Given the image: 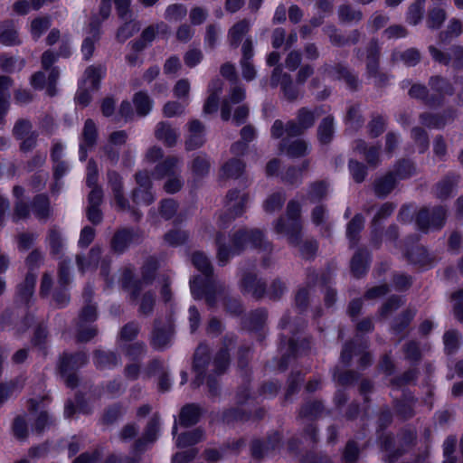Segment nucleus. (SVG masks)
<instances>
[{"label": "nucleus", "mask_w": 463, "mask_h": 463, "mask_svg": "<svg viewBox=\"0 0 463 463\" xmlns=\"http://www.w3.org/2000/svg\"><path fill=\"white\" fill-rule=\"evenodd\" d=\"M194 266L203 276H194L190 279L191 293L194 299H204L209 308L216 307V294L225 291V285L213 278V269L207 256L196 251L192 256Z\"/></svg>", "instance_id": "nucleus-1"}, {"label": "nucleus", "mask_w": 463, "mask_h": 463, "mask_svg": "<svg viewBox=\"0 0 463 463\" xmlns=\"http://www.w3.org/2000/svg\"><path fill=\"white\" fill-rule=\"evenodd\" d=\"M231 241L232 246L229 248L222 234L216 236L217 259L222 266L226 265L231 257L240 255L249 243L269 254L273 250L272 244L264 239L263 232L259 229H240L231 236Z\"/></svg>", "instance_id": "nucleus-2"}, {"label": "nucleus", "mask_w": 463, "mask_h": 463, "mask_svg": "<svg viewBox=\"0 0 463 463\" xmlns=\"http://www.w3.org/2000/svg\"><path fill=\"white\" fill-rule=\"evenodd\" d=\"M306 326V323L302 318L297 322L291 323L290 317L288 313L284 314L281 317L279 327L281 330H288V334H281L279 351L281 353V360L279 363V369L284 371L288 367V359L297 355L300 350L309 348V342L304 339L298 345V340L295 338L297 334L302 331Z\"/></svg>", "instance_id": "nucleus-3"}, {"label": "nucleus", "mask_w": 463, "mask_h": 463, "mask_svg": "<svg viewBox=\"0 0 463 463\" xmlns=\"http://www.w3.org/2000/svg\"><path fill=\"white\" fill-rule=\"evenodd\" d=\"M246 98V90L241 85H234L228 95L222 99L221 105V118L223 121L232 118L236 126L246 122L250 115V107L246 103L241 104Z\"/></svg>", "instance_id": "nucleus-4"}, {"label": "nucleus", "mask_w": 463, "mask_h": 463, "mask_svg": "<svg viewBox=\"0 0 463 463\" xmlns=\"http://www.w3.org/2000/svg\"><path fill=\"white\" fill-rule=\"evenodd\" d=\"M286 216L279 217L275 223L277 233H284L288 237L290 245H298L300 242V232L302 231L301 205L296 200H290L286 208Z\"/></svg>", "instance_id": "nucleus-5"}, {"label": "nucleus", "mask_w": 463, "mask_h": 463, "mask_svg": "<svg viewBox=\"0 0 463 463\" xmlns=\"http://www.w3.org/2000/svg\"><path fill=\"white\" fill-rule=\"evenodd\" d=\"M255 269V260H246L240 263L238 268L241 277L239 287L243 294H250L254 298L260 299L266 294V283L258 277Z\"/></svg>", "instance_id": "nucleus-6"}, {"label": "nucleus", "mask_w": 463, "mask_h": 463, "mask_svg": "<svg viewBox=\"0 0 463 463\" xmlns=\"http://www.w3.org/2000/svg\"><path fill=\"white\" fill-rule=\"evenodd\" d=\"M381 48L375 40L370 41L366 47L365 75L373 79L374 86L383 88L387 86L390 76L380 70Z\"/></svg>", "instance_id": "nucleus-7"}, {"label": "nucleus", "mask_w": 463, "mask_h": 463, "mask_svg": "<svg viewBox=\"0 0 463 463\" xmlns=\"http://www.w3.org/2000/svg\"><path fill=\"white\" fill-rule=\"evenodd\" d=\"M447 209L444 206H435L432 208H422L416 216V224L422 232H428L430 229L439 230L446 222Z\"/></svg>", "instance_id": "nucleus-8"}, {"label": "nucleus", "mask_w": 463, "mask_h": 463, "mask_svg": "<svg viewBox=\"0 0 463 463\" xmlns=\"http://www.w3.org/2000/svg\"><path fill=\"white\" fill-rule=\"evenodd\" d=\"M226 199L227 213L220 217L223 225L228 224L244 213L245 206L249 201V195L247 194H241L238 190H230Z\"/></svg>", "instance_id": "nucleus-9"}, {"label": "nucleus", "mask_w": 463, "mask_h": 463, "mask_svg": "<svg viewBox=\"0 0 463 463\" xmlns=\"http://www.w3.org/2000/svg\"><path fill=\"white\" fill-rule=\"evenodd\" d=\"M319 71L324 75L337 80H343L352 90H357L359 89L360 80L358 75L343 63L339 62L335 65L324 63L319 68Z\"/></svg>", "instance_id": "nucleus-10"}, {"label": "nucleus", "mask_w": 463, "mask_h": 463, "mask_svg": "<svg viewBox=\"0 0 463 463\" xmlns=\"http://www.w3.org/2000/svg\"><path fill=\"white\" fill-rule=\"evenodd\" d=\"M211 354L210 348L205 344H200L194 354L193 371L195 377L191 383V386L194 389L200 387L205 378V371L210 364Z\"/></svg>", "instance_id": "nucleus-11"}, {"label": "nucleus", "mask_w": 463, "mask_h": 463, "mask_svg": "<svg viewBox=\"0 0 463 463\" xmlns=\"http://www.w3.org/2000/svg\"><path fill=\"white\" fill-rule=\"evenodd\" d=\"M100 25L101 22L99 17L94 15L91 17L89 24L87 35L82 41L80 52L83 55L84 61H90L94 53L96 43L100 39Z\"/></svg>", "instance_id": "nucleus-12"}, {"label": "nucleus", "mask_w": 463, "mask_h": 463, "mask_svg": "<svg viewBox=\"0 0 463 463\" xmlns=\"http://www.w3.org/2000/svg\"><path fill=\"white\" fill-rule=\"evenodd\" d=\"M241 58L240 65L241 67V74L244 80L251 81L255 79L257 71L253 65L252 59L254 56V43L251 37H246L241 46Z\"/></svg>", "instance_id": "nucleus-13"}, {"label": "nucleus", "mask_w": 463, "mask_h": 463, "mask_svg": "<svg viewBox=\"0 0 463 463\" xmlns=\"http://www.w3.org/2000/svg\"><path fill=\"white\" fill-rule=\"evenodd\" d=\"M323 31L328 36L331 44L336 47L356 44L362 35L359 30L354 29L348 35L345 36L334 24L326 25Z\"/></svg>", "instance_id": "nucleus-14"}, {"label": "nucleus", "mask_w": 463, "mask_h": 463, "mask_svg": "<svg viewBox=\"0 0 463 463\" xmlns=\"http://www.w3.org/2000/svg\"><path fill=\"white\" fill-rule=\"evenodd\" d=\"M108 186L111 189L117 207L120 211L129 209V203L123 194V178L115 170H108L107 172Z\"/></svg>", "instance_id": "nucleus-15"}, {"label": "nucleus", "mask_w": 463, "mask_h": 463, "mask_svg": "<svg viewBox=\"0 0 463 463\" xmlns=\"http://www.w3.org/2000/svg\"><path fill=\"white\" fill-rule=\"evenodd\" d=\"M89 356L85 352H77L75 354L63 353L60 358L59 370L61 375L70 372H76L78 369L87 364Z\"/></svg>", "instance_id": "nucleus-16"}, {"label": "nucleus", "mask_w": 463, "mask_h": 463, "mask_svg": "<svg viewBox=\"0 0 463 463\" xmlns=\"http://www.w3.org/2000/svg\"><path fill=\"white\" fill-rule=\"evenodd\" d=\"M141 239L137 232L130 229H121L113 235L110 246L113 251L122 253L131 242H137Z\"/></svg>", "instance_id": "nucleus-17"}, {"label": "nucleus", "mask_w": 463, "mask_h": 463, "mask_svg": "<svg viewBox=\"0 0 463 463\" xmlns=\"http://www.w3.org/2000/svg\"><path fill=\"white\" fill-rule=\"evenodd\" d=\"M280 440L281 437L279 432H274L265 442L260 439L253 440L250 445L251 456L256 459L268 456L270 451L279 448Z\"/></svg>", "instance_id": "nucleus-18"}, {"label": "nucleus", "mask_w": 463, "mask_h": 463, "mask_svg": "<svg viewBox=\"0 0 463 463\" xmlns=\"http://www.w3.org/2000/svg\"><path fill=\"white\" fill-rule=\"evenodd\" d=\"M0 43L5 46H18L22 40L14 21L6 19L0 22Z\"/></svg>", "instance_id": "nucleus-19"}, {"label": "nucleus", "mask_w": 463, "mask_h": 463, "mask_svg": "<svg viewBox=\"0 0 463 463\" xmlns=\"http://www.w3.org/2000/svg\"><path fill=\"white\" fill-rule=\"evenodd\" d=\"M172 336L173 331L170 326H159L155 324L150 345L154 349L163 351L171 345Z\"/></svg>", "instance_id": "nucleus-20"}, {"label": "nucleus", "mask_w": 463, "mask_h": 463, "mask_svg": "<svg viewBox=\"0 0 463 463\" xmlns=\"http://www.w3.org/2000/svg\"><path fill=\"white\" fill-rule=\"evenodd\" d=\"M182 160L177 156H167L163 162L157 164L154 169V176L157 179L169 177L181 173Z\"/></svg>", "instance_id": "nucleus-21"}, {"label": "nucleus", "mask_w": 463, "mask_h": 463, "mask_svg": "<svg viewBox=\"0 0 463 463\" xmlns=\"http://www.w3.org/2000/svg\"><path fill=\"white\" fill-rule=\"evenodd\" d=\"M354 150L363 155L367 164L376 167L380 163V146H368L363 139H357L354 143Z\"/></svg>", "instance_id": "nucleus-22"}, {"label": "nucleus", "mask_w": 463, "mask_h": 463, "mask_svg": "<svg viewBox=\"0 0 463 463\" xmlns=\"http://www.w3.org/2000/svg\"><path fill=\"white\" fill-rule=\"evenodd\" d=\"M459 180V175L455 172L448 173L434 186V194L437 198L444 200L451 195V193Z\"/></svg>", "instance_id": "nucleus-23"}, {"label": "nucleus", "mask_w": 463, "mask_h": 463, "mask_svg": "<svg viewBox=\"0 0 463 463\" xmlns=\"http://www.w3.org/2000/svg\"><path fill=\"white\" fill-rule=\"evenodd\" d=\"M250 23L244 18L235 23L228 31L227 39L232 48H238L242 44L243 37L250 32Z\"/></svg>", "instance_id": "nucleus-24"}, {"label": "nucleus", "mask_w": 463, "mask_h": 463, "mask_svg": "<svg viewBox=\"0 0 463 463\" xmlns=\"http://www.w3.org/2000/svg\"><path fill=\"white\" fill-rule=\"evenodd\" d=\"M409 95L412 99L421 100L426 106L430 108L442 106V99L430 94L425 85L413 84L409 90Z\"/></svg>", "instance_id": "nucleus-25"}, {"label": "nucleus", "mask_w": 463, "mask_h": 463, "mask_svg": "<svg viewBox=\"0 0 463 463\" xmlns=\"http://www.w3.org/2000/svg\"><path fill=\"white\" fill-rule=\"evenodd\" d=\"M397 178L393 172H387L384 175L376 178L373 183V191L380 198L386 197L395 188Z\"/></svg>", "instance_id": "nucleus-26"}, {"label": "nucleus", "mask_w": 463, "mask_h": 463, "mask_svg": "<svg viewBox=\"0 0 463 463\" xmlns=\"http://www.w3.org/2000/svg\"><path fill=\"white\" fill-rule=\"evenodd\" d=\"M370 252L366 249H358L351 260V271L354 277L364 276L369 267Z\"/></svg>", "instance_id": "nucleus-27"}, {"label": "nucleus", "mask_w": 463, "mask_h": 463, "mask_svg": "<svg viewBox=\"0 0 463 463\" xmlns=\"http://www.w3.org/2000/svg\"><path fill=\"white\" fill-rule=\"evenodd\" d=\"M416 399L410 393H404L402 397L394 402L393 407L397 416L403 420L411 419L414 416V405Z\"/></svg>", "instance_id": "nucleus-28"}, {"label": "nucleus", "mask_w": 463, "mask_h": 463, "mask_svg": "<svg viewBox=\"0 0 463 463\" xmlns=\"http://www.w3.org/2000/svg\"><path fill=\"white\" fill-rule=\"evenodd\" d=\"M233 342L232 336H225L223 340L224 346L222 347L219 352L215 354L213 366L215 374L223 373L230 364V354L228 350V345Z\"/></svg>", "instance_id": "nucleus-29"}, {"label": "nucleus", "mask_w": 463, "mask_h": 463, "mask_svg": "<svg viewBox=\"0 0 463 463\" xmlns=\"http://www.w3.org/2000/svg\"><path fill=\"white\" fill-rule=\"evenodd\" d=\"M311 221L320 227V232L323 236L329 237L331 235L332 225L327 222V209L323 204L315 206L311 212Z\"/></svg>", "instance_id": "nucleus-30"}, {"label": "nucleus", "mask_w": 463, "mask_h": 463, "mask_svg": "<svg viewBox=\"0 0 463 463\" xmlns=\"http://www.w3.org/2000/svg\"><path fill=\"white\" fill-rule=\"evenodd\" d=\"M93 362L99 370L111 369L120 363V357L114 352L96 350L93 353Z\"/></svg>", "instance_id": "nucleus-31"}, {"label": "nucleus", "mask_w": 463, "mask_h": 463, "mask_svg": "<svg viewBox=\"0 0 463 463\" xmlns=\"http://www.w3.org/2000/svg\"><path fill=\"white\" fill-rule=\"evenodd\" d=\"M202 411L199 405L189 403L184 405L179 413V424L184 428L195 425L201 417Z\"/></svg>", "instance_id": "nucleus-32"}, {"label": "nucleus", "mask_w": 463, "mask_h": 463, "mask_svg": "<svg viewBox=\"0 0 463 463\" xmlns=\"http://www.w3.org/2000/svg\"><path fill=\"white\" fill-rule=\"evenodd\" d=\"M430 89L436 92V97L442 99V105L444 104L445 97L454 94V87L450 81L441 76H432L429 80Z\"/></svg>", "instance_id": "nucleus-33"}, {"label": "nucleus", "mask_w": 463, "mask_h": 463, "mask_svg": "<svg viewBox=\"0 0 463 463\" xmlns=\"http://www.w3.org/2000/svg\"><path fill=\"white\" fill-rule=\"evenodd\" d=\"M279 149L285 151L288 156L298 158L308 153V144L304 139H296L291 142L283 139L279 144Z\"/></svg>", "instance_id": "nucleus-34"}, {"label": "nucleus", "mask_w": 463, "mask_h": 463, "mask_svg": "<svg viewBox=\"0 0 463 463\" xmlns=\"http://www.w3.org/2000/svg\"><path fill=\"white\" fill-rule=\"evenodd\" d=\"M328 184L326 181H316L309 184L307 194L302 200L310 203H317L324 200L327 195Z\"/></svg>", "instance_id": "nucleus-35"}, {"label": "nucleus", "mask_w": 463, "mask_h": 463, "mask_svg": "<svg viewBox=\"0 0 463 463\" xmlns=\"http://www.w3.org/2000/svg\"><path fill=\"white\" fill-rule=\"evenodd\" d=\"M32 211L35 217L40 221L46 222L51 216L50 200L43 194H37L32 202Z\"/></svg>", "instance_id": "nucleus-36"}, {"label": "nucleus", "mask_w": 463, "mask_h": 463, "mask_svg": "<svg viewBox=\"0 0 463 463\" xmlns=\"http://www.w3.org/2000/svg\"><path fill=\"white\" fill-rule=\"evenodd\" d=\"M37 275L34 272L28 271L24 281L17 288V297L24 304H28L33 295Z\"/></svg>", "instance_id": "nucleus-37"}, {"label": "nucleus", "mask_w": 463, "mask_h": 463, "mask_svg": "<svg viewBox=\"0 0 463 463\" xmlns=\"http://www.w3.org/2000/svg\"><path fill=\"white\" fill-rule=\"evenodd\" d=\"M417 435L414 430H404L399 434V447L393 453L389 455L390 460H396L401 457L409 448L412 447L415 443Z\"/></svg>", "instance_id": "nucleus-38"}, {"label": "nucleus", "mask_w": 463, "mask_h": 463, "mask_svg": "<svg viewBox=\"0 0 463 463\" xmlns=\"http://www.w3.org/2000/svg\"><path fill=\"white\" fill-rule=\"evenodd\" d=\"M101 254L102 250L101 248L99 246H93L90 249L88 254V259H86L83 255L78 254L76 256V263L78 269L81 272H84L86 269H89L90 268L96 269L101 257Z\"/></svg>", "instance_id": "nucleus-39"}, {"label": "nucleus", "mask_w": 463, "mask_h": 463, "mask_svg": "<svg viewBox=\"0 0 463 463\" xmlns=\"http://www.w3.org/2000/svg\"><path fill=\"white\" fill-rule=\"evenodd\" d=\"M364 226V217L361 213H356L346 226V237L351 247H354L359 241V234Z\"/></svg>", "instance_id": "nucleus-40"}, {"label": "nucleus", "mask_w": 463, "mask_h": 463, "mask_svg": "<svg viewBox=\"0 0 463 463\" xmlns=\"http://www.w3.org/2000/svg\"><path fill=\"white\" fill-rule=\"evenodd\" d=\"M106 73L104 65H90L86 68L83 73V83L90 81V89L91 90H98L99 89L100 80Z\"/></svg>", "instance_id": "nucleus-41"}, {"label": "nucleus", "mask_w": 463, "mask_h": 463, "mask_svg": "<svg viewBox=\"0 0 463 463\" xmlns=\"http://www.w3.org/2000/svg\"><path fill=\"white\" fill-rule=\"evenodd\" d=\"M122 287L130 291L131 300H136L142 290V281L135 279L134 273L130 269H126L121 278Z\"/></svg>", "instance_id": "nucleus-42"}, {"label": "nucleus", "mask_w": 463, "mask_h": 463, "mask_svg": "<svg viewBox=\"0 0 463 463\" xmlns=\"http://www.w3.org/2000/svg\"><path fill=\"white\" fill-rule=\"evenodd\" d=\"M155 136L167 146H174L178 137L175 129L166 122H159L157 124Z\"/></svg>", "instance_id": "nucleus-43"}, {"label": "nucleus", "mask_w": 463, "mask_h": 463, "mask_svg": "<svg viewBox=\"0 0 463 463\" xmlns=\"http://www.w3.org/2000/svg\"><path fill=\"white\" fill-rule=\"evenodd\" d=\"M334 117L329 115L324 118L317 128V138L322 145L329 144L334 137Z\"/></svg>", "instance_id": "nucleus-44"}, {"label": "nucleus", "mask_w": 463, "mask_h": 463, "mask_svg": "<svg viewBox=\"0 0 463 463\" xmlns=\"http://www.w3.org/2000/svg\"><path fill=\"white\" fill-rule=\"evenodd\" d=\"M463 33V24L458 18H451L446 30L439 33V41L441 43H449L453 38L458 37Z\"/></svg>", "instance_id": "nucleus-45"}, {"label": "nucleus", "mask_w": 463, "mask_h": 463, "mask_svg": "<svg viewBox=\"0 0 463 463\" xmlns=\"http://www.w3.org/2000/svg\"><path fill=\"white\" fill-rule=\"evenodd\" d=\"M52 19L48 15L39 16L32 20L30 33L33 41H38L42 35L51 27Z\"/></svg>", "instance_id": "nucleus-46"}, {"label": "nucleus", "mask_w": 463, "mask_h": 463, "mask_svg": "<svg viewBox=\"0 0 463 463\" xmlns=\"http://www.w3.org/2000/svg\"><path fill=\"white\" fill-rule=\"evenodd\" d=\"M386 116L373 112L371 114V119L367 124L369 136L373 138L382 135L386 128Z\"/></svg>", "instance_id": "nucleus-47"}, {"label": "nucleus", "mask_w": 463, "mask_h": 463, "mask_svg": "<svg viewBox=\"0 0 463 463\" xmlns=\"http://www.w3.org/2000/svg\"><path fill=\"white\" fill-rule=\"evenodd\" d=\"M318 110L319 108H316L314 110H311L306 107H303L298 110L295 119L307 131L314 126L316 118L319 115Z\"/></svg>", "instance_id": "nucleus-48"}, {"label": "nucleus", "mask_w": 463, "mask_h": 463, "mask_svg": "<svg viewBox=\"0 0 463 463\" xmlns=\"http://www.w3.org/2000/svg\"><path fill=\"white\" fill-rule=\"evenodd\" d=\"M203 439V432L200 429L181 433L176 439V446L178 448H186L193 446Z\"/></svg>", "instance_id": "nucleus-49"}, {"label": "nucleus", "mask_w": 463, "mask_h": 463, "mask_svg": "<svg viewBox=\"0 0 463 463\" xmlns=\"http://www.w3.org/2000/svg\"><path fill=\"white\" fill-rule=\"evenodd\" d=\"M133 102L137 110V115L140 117L146 116L153 105V101L150 97L144 91L137 92L134 95Z\"/></svg>", "instance_id": "nucleus-50"}, {"label": "nucleus", "mask_w": 463, "mask_h": 463, "mask_svg": "<svg viewBox=\"0 0 463 463\" xmlns=\"http://www.w3.org/2000/svg\"><path fill=\"white\" fill-rule=\"evenodd\" d=\"M192 172L197 177H203L209 174L211 168L210 158L206 154L196 156L192 162Z\"/></svg>", "instance_id": "nucleus-51"}, {"label": "nucleus", "mask_w": 463, "mask_h": 463, "mask_svg": "<svg viewBox=\"0 0 463 463\" xmlns=\"http://www.w3.org/2000/svg\"><path fill=\"white\" fill-rule=\"evenodd\" d=\"M338 17L342 23H358L363 19V13L350 5H342L338 8Z\"/></svg>", "instance_id": "nucleus-52"}, {"label": "nucleus", "mask_w": 463, "mask_h": 463, "mask_svg": "<svg viewBox=\"0 0 463 463\" xmlns=\"http://www.w3.org/2000/svg\"><path fill=\"white\" fill-rule=\"evenodd\" d=\"M98 136V128L95 122L91 118H88L84 123L80 143L89 146H94L97 143Z\"/></svg>", "instance_id": "nucleus-53"}, {"label": "nucleus", "mask_w": 463, "mask_h": 463, "mask_svg": "<svg viewBox=\"0 0 463 463\" xmlns=\"http://www.w3.org/2000/svg\"><path fill=\"white\" fill-rule=\"evenodd\" d=\"M447 18L445 9L441 7H433L429 10L426 19L427 26L431 30H437L441 27Z\"/></svg>", "instance_id": "nucleus-54"}, {"label": "nucleus", "mask_w": 463, "mask_h": 463, "mask_svg": "<svg viewBox=\"0 0 463 463\" xmlns=\"http://www.w3.org/2000/svg\"><path fill=\"white\" fill-rule=\"evenodd\" d=\"M421 55L418 49L410 48L404 52H394L392 53V60H401L407 66H415L420 61Z\"/></svg>", "instance_id": "nucleus-55"}, {"label": "nucleus", "mask_w": 463, "mask_h": 463, "mask_svg": "<svg viewBox=\"0 0 463 463\" xmlns=\"http://www.w3.org/2000/svg\"><path fill=\"white\" fill-rule=\"evenodd\" d=\"M392 172L396 178L407 179L416 173V168L411 160L402 159L395 164Z\"/></svg>", "instance_id": "nucleus-56"}, {"label": "nucleus", "mask_w": 463, "mask_h": 463, "mask_svg": "<svg viewBox=\"0 0 463 463\" xmlns=\"http://www.w3.org/2000/svg\"><path fill=\"white\" fill-rule=\"evenodd\" d=\"M244 166L241 160L232 158L222 165V175L227 178H238L242 174Z\"/></svg>", "instance_id": "nucleus-57"}, {"label": "nucleus", "mask_w": 463, "mask_h": 463, "mask_svg": "<svg viewBox=\"0 0 463 463\" xmlns=\"http://www.w3.org/2000/svg\"><path fill=\"white\" fill-rule=\"evenodd\" d=\"M47 241L51 249V254L58 256L62 252L63 241L60 231L55 226L49 230Z\"/></svg>", "instance_id": "nucleus-58"}, {"label": "nucleus", "mask_w": 463, "mask_h": 463, "mask_svg": "<svg viewBox=\"0 0 463 463\" xmlns=\"http://www.w3.org/2000/svg\"><path fill=\"white\" fill-rule=\"evenodd\" d=\"M407 260L414 264L425 266L430 263V258L424 247L417 246L406 253Z\"/></svg>", "instance_id": "nucleus-59"}, {"label": "nucleus", "mask_w": 463, "mask_h": 463, "mask_svg": "<svg viewBox=\"0 0 463 463\" xmlns=\"http://www.w3.org/2000/svg\"><path fill=\"white\" fill-rule=\"evenodd\" d=\"M345 121V124L354 130H358L362 128L364 120L361 114L359 105H353L349 107Z\"/></svg>", "instance_id": "nucleus-60"}, {"label": "nucleus", "mask_w": 463, "mask_h": 463, "mask_svg": "<svg viewBox=\"0 0 463 463\" xmlns=\"http://www.w3.org/2000/svg\"><path fill=\"white\" fill-rule=\"evenodd\" d=\"M411 136L420 153H425L429 149V135L425 129L420 127H414L411 131Z\"/></svg>", "instance_id": "nucleus-61"}, {"label": "nucleus", "mask_w": 463, "mask_h": 463, "mask_svg": "<svg viewBox=\"0 0 463 463\" xmlns=\"http://www.w3.org/2000/svg\"><path fill=\"white\" fill-rule=\"evenodd\" d=\"M324 410L323 403L319 401H309L305 402L299 411V416L308 419H316L321 415Z\"/></svg>", "instance_id": "nucleus-62"}, {"label": "nucleus", "mask_w": 463, "mask_h": 463, "mask_svg": "<svg viewBox=\"0 0 463 463\" xmlns=\"http://www.w3.org/2000/svg\"><path fill=\"white\" fill-rule=\"evenodd\" d=\"M98 335V329L95 326L89 324L76 323V341L79 343H87Z\"/></svg>", "instance_id": "nucleus-63"}, {"label": "nucleus", "mask_w": 463, "mask_h": 463, "mask_svg": "<svg viewBox=\"0 0 463 463\" xmlns=\"http://www.w3.org/2000/svg\"><path fill=\"white\" fill-rule=\"evenodd\" d=\"M286 201V194L282 192H277L270 194L263 203L265 212L272 213L279 211Z\"/></svg>", "instance_id": "nucleus-64"}]
</instances>
